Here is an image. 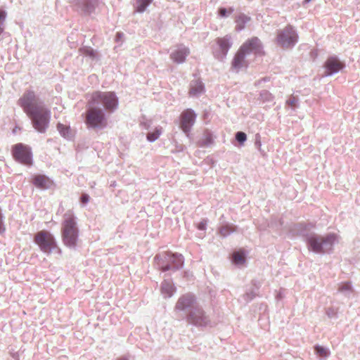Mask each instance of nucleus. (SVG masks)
I'll return each instance as SVG.
<instances>
[{"instance_id": "obj_31", "label": "nucleus", "mask_w": 360, "mask_h": 360, "mask_svg": "<svg viewBox=\"0 0 360 360\" xmlns=\"http://www.w3.org/2000/svg\"><path fill=\"white\" fill-rule=\"evenodd\" d=\"M82 52L86 55V56H89V57L92 58H94L96 57V52L91 48L90 47H85V48H83L82 50Z\"/></svg>"}, {"instance_id": "obj_1", "label": "nucleus", "mask_w": 360, "mask_h": 360, "mask_svg": "<svg viewBox=\"0 0 360 360\" xmlns=\"http://www.w3.org/2000/svg\"><path fill=\"white\" fill-rule=\"evenodd\" d=\"M19 105L32 120L34 128L40 133L45 132L49 126L51 112L33 91H27L19 99Z\"/></svg>"}, {"instance_id": "obj_34", "label": "nucleus", "mask_w": 360, "mask_h": 360, "mask_svg": "<svg viewBox=\"0 0 360 360\" xmlns=\"http://www.w3.org/2000/svg\"><path fill=\"white\" fill-rule=\"evenodd\" d=\"M297 103H298V99L294 96L289 98L286 101V104L292 108L296 107Z\"/></svg>"}, {"instance_id": "obj_17", "label": "nucleus", "mask_w": 360, "mask_h": 360, "mask_svg": "<svg viewBox=\"0 0 360 360\" xmlns=\"http://www.w3.org/2000/svg\"><path fill=\"white\" fill-rule=\"evenodd\" d=\"M195 300L191 295H185L181 297L176 304V309L179 311H191L195 307Z\"/></svg>"}, {"instance_id": "obj_29", "label": "nucleus", "mask_w": 360, "mask_h": 360, "mask_svg": "<svg viewBox=\"0 0 360 360\" xmlns=\"http://www.w3.org/2000/svg\"><path fill=\"white\" fill-rule=\"evenodd\" d=\"M326 314L329 319H336L338 317V309L334 307H328L326 310Z\"/></svg>"}, {"instance_id": "obj_37", "label": "nucleus", "mask_w": 360, "mask_h": 360, "mask_svg": "<svg viewBox=\"0 0 360 360\" xmlns=\"http://www.w3.org/2000/svg\"><path fill=\"white\" fill-rule=\"evenodd\" d=\"M89 200V196L87 194H82L81 196V202L83 204H86Z\"/></svg>"}, {"instance_id": "obj_33", "label": "nucleus", "mask_w": 360, "mask_h": 360, "mask_svg": "<svg viewBox=\"0 0 360 360\" xmlns=\"http://www.w3.org/2000/svg\"><path fill=\"white\" fill-rule=\"evenodd\" d=\"M236 139L240 143H243L247 139V136L244 132L238 131L236 134Z\"/></svg>"}, {"instance_id": "obj_24", "label": "nucleus", "mask_w": 360, "mask_h": 360, "mask_svg": "<svg viewBox=\"0 0 360 360\" xmlns=\"http://www.w3.org/2000/svg\"><path fill=\"white\" fill-rule=\"evenodd\" d=\"M232 262L234 264L241 266H243L246 262L245 255L242 251H237L233 253Z\"/></svg>"}, {"instance_id": "obj_18", "label": "nucleus", "mask_w": 360, "mask_h": 360, "mask_svg": "<svg viewBox=\"0 0 360 360\" xmlns=\"http://www.w3.org/2000/svg\"><path fill=\"white\" fill-rule=\"evenodd\" d=\"M152 121L146 120L142 121L141 124L146 130L148 131L146 139L149 142H154L159 139L162 132V128L160 126H157L154 129H151Z\"/></svg>"}, {"instance_id": "obj_8", "label": "nucleus", "mask_w": 360, "mask_h": 360, "mask_svg": "<svg viewBox=\"0 0 360 360\" xmlns=\"http://www.w3.org/2000/svg\"><path fill=\"white\" fill-rule=\"evenodd\" d=\"M233 44V40L230 35L218 37L214 40L212 46L214 57L219 61H223Z\"/></svg>"}, {"instance_id": "obj_32", "label": "nucleus", "mask_w": 360, "mask_h": 360, "mask_svg": "<svg viewBox=\"0 0 360 360\" xmlns=\"http://www.w3.org/2000/svg\"><path fill=\"white\" fill-rule=\"evenodd\" d=\"M233 11V8L226 9L224 8H221L219 10V15L221 17L226 18L227 16L230 15Z\"/></svg>"}, {"instance_id": "obj_25", "label": "nucleus", "mask_w": 360, "mask_h": 360, "mask_svg": "<svg viewBox=\"0 0 360 360\" xmlns=\"http://www.w3.org/2000/svg\"><path fill=\"white\" fill-rule=\"evenodd\" d=\"M314 350L316 355L323 359H327L330 354V352L327 347L321 345H316Z\"/></svg>"}, {"instance_id": "obj_40", "label": "nucleus", "mask_w": 360, "mask_h": 360, "mask_svg": "<svg viewBox=\"0 0 360 360\" xmlns=\"http://www.w3.org/2000/svg\"><path fill=\"white\" fill-rule=\"evenodd\" d=\"M243 28V26L239 25V26H238V27L236 28V30L237 31H240V30H241Z\"/></svg>"}, {"instance_id": "obj_12", "label": "nucleus", "mask_w": 360, "mask_h": 360, "mask_svg": "<svg viewBox=\"0 0 360 360\" xmlns=\"http://www.w3.org/2000/svg\"><path fill=\"white\" fill-rule=\"evenodd\" d=\"M188 320L191 323L196 326H205L209 323L208 317L203 310L197 305L189 311Z\"/></svg>"}, {"instance_id": "obj_14", "label": "nucleus", "mask_w": 360, "mask_h": 360, "mask_svg": "<svg viewBox=\"0 0 360 360\" xmlns=\"http://www.w3.org/2000/svg\"><path fill=\"white\" fill-rule=\"evenodd\" d=\"M196 115L191 109H187L181 115L180 127L185 133H188L195 122Z\"/></svg>"}, {"instance_id": "obj_15", "label": "nucleus", "mask_w": 360, "mask_h": 360, "mask_svg": "<svg viewBox=\"0 0 360 360\" xmlns=\"http://www.w3.org/2000/svg\"><path fill=\"white\" fill-rule=\"evenodd\" d=\"M247 56L251 53H260L262 52V44L257 37L246 41L239 49Z\"/></svg>"}, {"instance_id": "obj_30", "label": "nucleus", "mask_w": 360, "mask_h": 360, "mask_svg": "<svg viewBox=\"0 0 360 360\" xmlns=\"http://www.w3.org/2000/svg\"><path fill=\"white\" fill-rule=\"evenodd\" d=\"M237 22H247L254 20L252 17L244 13H239L237 16Z\"/></svg>"}, {"instance_id": "obj_6", "label": "nucleus", "mask_w": 360, "mask_h": 360, "mask_svg": "<svg viewBox=\"0 0 360 360\" xmlns=\"http://www.w3.org/2000/svg\"><path fill=\"white\" fill-rule=\"evenodd\" d=\"M157 264L163 271L180 268L184 263L183 256L180 254L164 253L155 258Z\"/></svg>"}, {"instance_id": "obj_9", "label": "nucleus", "mask_w": 360, "mask_h": 360, "mask_svg": "<svg viewBox=\"0 0 360 360\" xmlns=\"http://www.w3.org/2000/svg\"><path fill=\"white\" fill-rule=\"evenodd\" d=\"M297 38L298 36L294 28L291 25H287L278 32L276 42L281 48L288 49L295 45Z\"/></svg>"}, {"instance_id": "obj_4", "label": "nucleus", "mask_w": 360, "mask_h": 360, "mask_svg": "<svg viewBox=\"0 0 360 360\" xmlns=\"http://www.w3.org/2000/svg\"><path fill=\"white\" fill-rule=\"evenodd\" d=\"M84 122L88 129L100 130L106 127L108 120L103 110L88 100Z\"/></svg>"}, {"instance_id": "obj_41", "label": "nucleus", "mask_w": 360, "mask_h": 360, "mask_svg": "<svg viewBox=\"0 0 360 360\" xmlns=\"http://www.w3.org/2000/svg\"><path fill=\"white\" fill-rule=\"evenodd\" d=\"M3 32V28L0 26V34L2 33Z\"/></svg>"}, {"instance_id": "obj_22", "label": "nucleus", "mask_w": 360, "mask_h": 360, "mask_svg": "<svg viewBox=\"0 0 360 360\" xmlns=\"http://www.w3.org/2000/svg\"><path fill=\"white\" fill-rule=\"evenodd\" d=\"M160 291L165 298L171 297L175 292V288L169 281H165L161 285Z\"/></svg>"}, {"instance_id": "obj_10", "label": "nucleus", "mask_w": 360, "mask_h": 360, "mask_svg": "<svg viewBox=\"0 0 360 360\" xmlns=\"http://www.w3.org/2000/svg\"><path fill=\"white\" fill-rule=\"evenodd\" d=\"M13 155L17 161L22 164L31 165L32 163L30 148L22 143H18L13 146Z\"/></svg>"}, {"instance_id": "obj_42", "label": "nucleus", "mask_w": 360, "mask_h": 360, "mask_svg": "<svg viewBox=\"0 0 360 360\" xmlns=\"http://www.w3.org/2000/svg\"><path fill=\"white\" fill-rule=\"evenodd\" d=\"M117 360H127V359H125V358H120V359H117Z\"/></svg>"}, {"instance_id": "obj_35", "label": "nucleus", "mask_w": 360, "mask_h": 360, "mask_svg": "<svg viewBox=\"0 0 360 360\" xmlns=\"http://www.w3.org/2000/svg\"><path fill=\"white\" fill-rule=\"evenodd\" d=\"M351 290H352V286L349 283L342 285L340 288V290L341 292H350Z\"/></svg>"}, {"instance_id": "obj_23", "label": "nucleus", "mask_w": 360, "mask_h": 360, "mask_svg": "<svg viewBox=\"0 0 360 360\" xmlns=\"http://www.w3.org/2000/svg\"><path fill=\"white\" fill-rule=\"evenodd\" d=\"M57 129L60 135L65 139L71 140L75 136V131L69 126L63 124H58Z\"/></svg>"}, {"instance_id": "obj_20", "label": "nucleus", "mask_w": 360, "mask_h": 360, "mask_svg": "<svg viewBox=\"0 0 360 360\" xmlns=\"http://www.w3.org/2000/svg\"><path fill=\"white\" fill-rule=\"evenodd\" d=\"M79 6L85 15H91L96 11L97 0H70Z\"/></svg>"}, {"instance_id": "obj_28", "label": "nucleus", "mask_w": 360, "mask_h": 360, "mask_svg": "<svg viewBox=\"0 0 360 360\" xmlns=\"http://www.w3.org/2000/svg\"><path fill=\"white\" fill-rule=\"evenodd\" d=\"M236 231V228L233 225L227 224L223 226L219 229V233L221 236L226 237L229 235L231 233H233Z\"/></svg>"}, {"instance_id": "obj_3", "label": "nucleus", "mask_w": 360, "mask_h": 360, "mask_svg": "<svg viewBox=\"0 0 360 360\" xmlns=\"http://www.w3.org/2000/svg\"><path fill=\"white\" fill-rule=\"evenodd\" d=\"M307 243L312 252L318 254L327 253L332 251L334 245L339 243V236L335 233L324 236L313 234L308 237Z\"/></svg>"}, {"instance_id": "obj_21", "label": "nucleus", "mask_w": 360, "mask_h": 360, "mask_svg": "<svg viewBox=\"0 0 360 360\" xmlns=\"http://www.w3.org/2000/svg\"><path fill=\"white\" fill-rule=\"evenodd\" d=\"M205 91L203 84L199 80H193L190 84L189 96L191 97H199Z\"/></svg>"}, {"instance_id": "obj_11", "label": "nucleus", "mask_w": 360, "mask_h": 360, "mask_svg": "<svg viewBox=\"0 0 360 360\" xmlns=\"http://www.w3.org/2000/svg\"><path fill=\"white\" fill-rule=\"evenodd\" d=\"M189 54V48L183 44H179L174 46L172 50L170 59L175 63L181 64L186 61Z\"/></svg>"}, {"instance_id": "obj_5", "label": "nucleus", "mask_w": 360, "mask_h": 360, "mask_svg": "<svg viewBox=\"0 0 360 360\" xmlns=\"http://www.w3.org/2000/svg\"><path fill=\"white\" fill-rule=\"evenodd\" d=\"M89 100L98 106L102 105L106 111L110 112L117 108L119 103L116 94L112 91H94Z\"/></svg>"}, {"instance_id": "obj_19", "label": "nucleus", "mask_w": 360, "mask_h": 360, "mask_svg": "<svg viewBox=\"0 0 360 360\" xmlns=\"http://www.w3.org/2000/svg\"><path fill=\"white\" fill-rule=\"evenodd\" d=\"M246 56L247 55L239 49L231 62V70L236 72H238L243 68H246L248 66L247 61L245 60Z\"/></svg>"}, {"instance_id": "obj_27", "label": "nucleus", "mask_w": 360, "mask_h": 360, "mask_svg": "<svg viewBox=\"0 0 360 360\" xmlns=\"http://www.w3.org/2000/svg\"><path fill=\"white\" fill-rule=\"evenodd\" d=\"M260 100L264 103H269L273 101V94L267 90H262L259 94Z\"/></svg>"}, {"instance_id": "obj_39", "label": "nucleus", "mask_w": 360, "mask_h": 360, "mask_svg": "<svg viewBox=\"0 0 360 360\" xmlns=\"http://www.w3.org/2000/svg\"><path fill=\"white\" fill-rule=\"evenodd\" d=\"M123 36H124L123 33L117 32V34H116V41H122V38H123Z\"/></svg>"}, {"instance_id": "obj_13", "label": "nucleus", "mask_w": 360, "mask_h": 360, "mask_svg": "<svg viewBox=\"0 0 360 360\" xmlns=\"http://www.w3.org/2000/svg\"><path fill=\"white\" fill-rule=\"evenodd\" d=\"M345 65L337 57L333 56L327 59L324 65V76H331L340 71Z\"/></svg>"}, {"instance_id": "obj_16", "label": "nucleus", "mask_w": 360, "mask_h": 360, "mask_svg": "<svg viewBox=\"0 0 360 360\" xmlns=\"http://www.w3.org/2000/svg\"><path fill=\"white\" fill-rule=\"evenodd\" d=\"M32 184L41 190L51 189L55 186L54 181L44 174H36L32 177Z\"/></svg>"}, {"instance_id": "obj_2", "label": "nucleus", "mask_w": 360, "mask_h": 360, "mask_svg": "<svg viewBox=\"0 0 360 360\" xmlns=\"http://www.w3.org/2000/svg\"><path fill=\"white\" fill-rule=\"evenodd\" d=\"M61 236L63 244L65 246L70 248H75L77 246L79 229L77 227V218L71 211L67 212L63 216Z\"/></svg>"}, {"instance_id": "obj_43", "label": "nucleus", "mask_w": 360, "mask_h": 360, "mask_svg": "<svg viewBox=\"0 0 360 360\" xmlns=\"http://www.w3.org/2000/svg\"><path fill=\"white\" fill-rule=\"evenodd\" d=\"M309 1H310V0H304V2H305V3H307V2H309Z\"/></svg>"}, {"instance_id": "obj_7", "label": "nucleus", "mask_w": 360, "mask_h": 360, "mask_svg": "<svg viewBox=\"0 0 360 360\" xmlns=\"http://www.w3.org/2000/svg\"><path fill=\"white\" fill-rule=\"evenodd\" d=\"M34 241L46 255H50L56 248V242L54 236L48 231H40L37 232L34 238Z\"/></svg>"}, {"instance_id": "obj_26", "label": "nucleus", "mask_w": 360, "mask_h": 360, "mask_svg": "<svg viewBox=\"0 0 360 360\" xmlns=\"http://www.w3.org/2000/svg\"><path fill=\"white\" fill-rule=\"evenodd\" d=\"M153 0H136L135 11L137 13H143L146 8L151 4Z\"/></svg>"}, {"instance_id": "obj_38", "label": "nucleus", "mask_w": 360, "mask_h": 360, "mask_svg": "<svg viewBox=\"0 0 360 360\" xmlns=\"http://www.w3.org/2000/svg\"><path fill=\"white\" fill-rule=\"evenodd\" d=\"M6 13L4 11H0V22L6 20Z\"/></svg>"}, {"instance_id": "obj_36", "label": "nucleus", "mask_w": 360, "mask_h": 360, "mask_svg": "<svg viewBox=\"0 0 360 360\" xmlns=\"http://www.w3.org/2000/svg\"><path fill=\"white\" fill-rule=\"evenodd\" d=\"M207 220H202L198 224V229L199 230H205L207 226Z\"/></svg>"}]
</instances>
